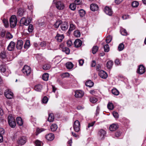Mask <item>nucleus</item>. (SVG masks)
Here are the masks:
<instances>
[{
  "instance_id": "nucleus-1",
  "label": "nucleus",
  "mask_w": 146,
  "mask_h": 146,
  "mask_svg": "<svg viewBox=\"0 0 146 146\" xmlns=\"http://www.w3.org/2000/svg\"><path fill=\"white\" fill-rule=\"evenodd\" d=\"M10 26L11 28L15 27L17 25V20L15 15H13L11 17L10 19Z\"/></svg>"
},
{
  "instance_id": "nucleus-2",
  "label": "nucleus",
  "mask_w": 146,
  "mask_h": 146,
  "mask_svg": "<svg viewBox=\"0 0 146 146\" xmlns=\"http://www.w3.org/2000/svg\"><path fill=\"white\" fill-rule=\"evenodd\" d=\"M27 141V137L25 136H22L18 138L17 143L19 145H22L25 144L26 143Z\"/></svg>"
},
{
  "instance_id": "nucleus-3",
  "label": "nucleus",
  "mask_w": 146,
  "mask_h": 146,
  "mask_svg": "<svg viewBox=\"0 0 146 146\" xmlns=\"http://www.w3.org/2000/svg\"><path fill=\"white\" fill-rule=\"evenodd\" d=\"M31 21V19L28 17H27V19L25 17H23L20 20V22L21 24L27 26L30 24Z\"/></svg>"
},
{
  "instance_id": "nucleus-4",
  "label": "nucleus",
  "mask_w": 146,
  "mask_h": 146,
  "mask_svg": "<svg viewBox=\"0 0 146 146\" xmlns=\"http://www.w3.org/2000/svg\"><path fill=\"white\" fill-rule=\"evenodd\" d=\"M22 71L24 74L28 76L30 74L31 70L30 67L27 65H25L22 69Z\"/></svg>"
},
{
  "instance_id": "nucleus-5",
  "label": "nucleus",
  "mask_w": 146,
  "mask_h": 146,
  "mask_svg": "<svg viewBox=\"0 0 146 146\" xmlns=\"http://www.w3.org/2000/svg\"><path fill=\"white\" fill-rule=\"evenodd\" d=\"M73 128L76 132H78L80 128V125L79 121L78 120H76L73 123Z\"/></svg>"
},
{
  "instance_id": "nucleus-6",
  "label": "nucleus",
  "mask_w": 146,
  "mask_h": 146,
  "mask_svg": "<svg viewBox=\"0 0 146 146\" xmlns=\"http://www.w3.org/2000/svg\"><path fill=\"white\" fill-rule=\"evenodd\" d=\"M4 94L7 98L11 99L13 97V93L10 90H6L4 92Z\"/></svg>"
},
{
  "instance_id": "nucleus-7",
  "label": "nucleus",
  "mask_w": 146,
  "mask_h": 146,
  "mask_svg": "<svg viewBox=\"0 0 146 146\" xmlns=\"http://www.w3.org/2000/svg\"><path fill=\"white\" fill-rule=\"evenodd\" d=\"M56 8L59 10L63 9L64 8V5L63 3L61 1L56 2Z\"/></svg>"
},
{
  "instance_id": "nucleus-8",
  "label": "nucleus",
  "mask_w": 146,
  "mask_h": 146,
  "mask_svg": "<svg viewBox=\"0 0 146 146\" xmlns=\"http://www.w3.org/2000/svg\"><path fill=\"white\" fill-rule=\"evenodd\" d=\"M106 134V132L105 130L102 129H101L99 131L98 134L99 138L101 139H104Z\"/></svg>"
},
{
  "instance_id": "nucleus-9",
  "label": "nucleus",
  "mask_w": 146,
  "mask_h": 146,
  "mask_svg": "<svg viewBox=\"0 0 146 146\" xmlns=\"http://www.w3.org/2000/svg\"><path fill=\"white\" fill-rule=\"evenodd\" d=\"M145 71V68L142 65H140L137 70V73L139 74H142L144 73Z\"/></svg>"
},
{
  "instance_id": "nucleus-10",
  "label": "nucleus",
  "mask_w": 146,
  "mask_h": 146,
  "mask_svg": "<svg viewBox=\"0 0 146 146\" xmlns=\"http://www.w3.org/2000/svg\"><path fill=\"white\" fill-rule=\"evenodd\" d=\"M75 94V96L76 98H82L84 95V92L80 90L76 91Z\"/></svg>"
},
{
  "instance_id": "nucleus-11",
  "label": "nucleus",
  "mask_w": 146,
  "mask_h": 146,
  "mask_svg": "<svg viewBox=\"0 0 146 146\" xmlns=\"http://www.w3.org/2000/svg\"><path fill=\"white\" fill-rule=\"evenodd\" d=\"M15 46V43L13 41H11L10 42L7 47V49L9 51H12L14 49Z\"/></svg>"
},
{
  "instance_id": "nucleus-12",
  "label": "nucleus",
  "mask_w": 146,
  "mask_h": 146,
  "mask_svg": "<svg viewBox=\"0 0 146 146\" xmlns=\"http://www.w3.org/2000/svg\"><path fill=\"white\" fill-rule=\"evenodd\" d=\"M104 11L109 16H111L113 14V12L111 8L109 7L106 6L104 9Z\"/></svg>"
},
{
  "instance_id": "nucleus-13",
  "label": "nucleus",
  "mask_w": 146,
  "mask_h": 146,
  "mask_svg": "<svg viewBox=\"0 0 146 146\" xmlns=\"http://www.w3.org/2000/svg\"><path fill=\"white\" fill-rule=\"evenodd\" d=\"M68 27V24L67 22H64L61 23L60 27L62 31H65L67 30Z\"/></svg>"
},
{
  "instance_id": "nucleus-14",
  "label": "nucleus",
  "mask_w": 146,
  "mask_h": 146,
  "mask_svg": "<svg viewBox=\"0 0 146 146\" xmlns=\"http://www.w3.org/2000/svg\"><path fill=\"white\" fill-rule=\"evenodd\" d=\"M99 76L102 78L106 79L107 76L108 75L107 73L103 70H101L99 72Z\"/></svg>"
},
{
  "instance_id": "nucleus-15",
  "label": "nucleus",
  "mask_w": 146,
  "mask_h": 146,
  "mask_svg": "<svg viewBox=\"0 0 146 146\" xmlns=\"http://www.w3.org/2000/svg\"><path fill=\"white\" fill-rule=\"evenodd\" d=\"M74 44L75 47H79L82 45V42L80 39H77L75 40L74 42Z\"/></svg>"
},
{
  "instance_id": "nucleus-16",
  "label": "nucleus",
  "mask_w": 146,
  "mask_h": 146,
  "mask_svg": "<svg viewBox=\"0 0 146 146\" xmlns=\"http://www.w3.org/2000/svg\"><path fill=\"white\" fill-rule=\"evenodd\" d=\"M23 41L21 40H18L16 45V48L18 49H21L23 47Z\"/></svg>"
},
{
  "instance_id": "nucleus-17",
  "label": "nucleus",
  "mask_w": 146,
  "mask_h": 146,
  "mask_svg": "<svg viewBox=\"0 0 146 146\" xmlns=\"http://www.w3.org/2000/svg\"><path fill=\"white\" fill-rule=\"evenodd\" d=\"M64 38V36L63 35H60L59 34H57L56 36L55 37V38L59 42H62Z\"/></svg>"
},
{
  "instance_id": "nucleus-18",
  "label": "nucleus",
  "mask_w": 146,
  "mask_h": 146,
  "mask_svg": "<svg viewBox=\"0 0 146 146\" xmlns=\"http://www.w3.org/2000/svg\"><path fill=\"white\" fill-rule=\"evenodd\" d=\"M54 138V135L53 133H49L45 136V138L48 141H52Z\"/></svg>"
},
{
  "instance_id": "nucleus-19",
  "label": "nucleus",
  "mask_w": 146,
  "mask_h": 146,
  "mask_svg": "<svg viewBox=\"0 0 146 146\" xmlns=\"http://www.w3.org/2000/svg\"><path fill=\"white\" fill-rule=\"evenodd\" d=\"M90 9L93 11H95L98 10V7L96 4H92L90 5Z\"/></svg>"
},
{
  "instance_id": "nucleus-20",
  "label": "nucleus",
  "mask_w": 146,
  "mask_h": 146,
  "mask_svg": "<svg viewBox=\"0 0 146 146\" xmlns=\"http://www.w3.org/2000/svg\"><path fill=\"white\" fill-rule=\"evenodd\" d=\"M25 11V10L24 9L22 8H20L18 10L17 14L19 16H22Z\"/></svg>"
},
{
  "instance_id": "nucleus-21",
  "label": "nucleus",
  "mask_w": 146,
  "mask_h": 146,
  "mask_svg": "<svg viewBox=\"0 0 146 146\" xmlns=\"http://www.w3.org/2000/svg\"><path fill=\"white\" fill-rule=\"evenodd\" d=\"M42 86L41 84H38L35 86L34 90L40 92L42 89Z\"/></svg>"
},
{
  "instance_id": "nucleus-22",
  "label": "nucleus",
  "mask_w": 146,
  "mask_h": 146,
  "mask_svg": "<svg viewBox=\"0 0 146 146\" xmlns=\"http://www.w3.org/2000/svg\"><path fill=\"white\" fill-rule=\"evenodd\" d=\"M95 122L94 121L88 123V127L86 128V129L87 130H89L91 131H92L93 128V126L94 125Z\"/></svg>"
},
{
  "instance_id": "nucleus-23",
  "label": "nucleus",
  "mask_w": 146,
  "mask_h": 146,
  "mask_svg": "<svg viewBox=\"0 0 146 146\" xmlns=\"http://www.w3.org/2000/svg\"><path fill=\"white\" fill-rule=\"evenodd\" d=\"M118 128L117 125L115 124H112L110 125L109 127V129L110 131H114L116 130Z\"/></svg>"
},
{
  "instance_id": "nucleus-24",
  "label": "nucleus",
  "mask_w": 146,
  "mask_h": 146,
  "mask_svg": "<svg viewBox=\"0 0 146 146\" xmlns=\"http://www.w3.org/2000/svg\"><path fill=\"white\" fill-rule=\"evenodd\" d=\"M54 116L53 113H49L48 114V121L52 122L54 119Z\"/></svg>"
},
{
  "instance_id": "nucleus-25",
  "label": "nucleus",
  "mask_w": 146,
  "mask_h": 146,
  "mask_svg": "<svg viewBox=\"0 0 146 146\" xmlns=\"http://www.w3.org/2000/svg\"><path fill=\"white\" fill-rule=\"evenodd\" d=\"M66 68L68 69H71L72 68L74 65L71 62H68L66 64Z\"/></svg>"
},
{
  "instance_id": "nucleus-26",
  "label": "nucleus",
  "mask_w": 146,
  "mask_h": 146,
  "mask_svg": "<svg viewBox=\"0 0 146 146\" xmlns=\"http://www.w3.org/2000/svg\"><path fill=\"white\" fill-rule=\"evenodd\" d=\"M17 123L19 126H21L23 124V121L21 118L20 117H17L16 118Z\"/></svg>"
},
{
  "instance_id": "nucleus-27",
  "label": "nucleus",
  "mask_w": 146,
  "mask_h": 146,
  "mask_svg": "<svg viewBox=\"0 0 146 146\" xmlns=\"http://www.w3.org/2000/svg\"><path fill=\"white\" fill-rule=\"evenodd\" d=\"M113 62L111 60L108 61L106 64V66L108 69H110L111 68L113 64Z\"/></svg>"
},
{
  "instance_id": "nucleus-28",
  "label": "nucleus",
  "mask_w": 146,
  "mask_h": 146,
  "mask_svg": "<svg viewBox=\"0 0 146 146\" xmlns=\"http://www.w3.org/2000/svg\"><path fill=\"white\" fill-rule=\"evenodd\" d=\"M57 125L56 124H52L50 126V129L52 131H56L57 129Z\"/></svg>"
},
{
  "instance_id": "nucleus-29",
  "label": "nucleus",
  "mask_w": 146,
  "mask_h": 146,
  "mask_svg": "<svg viewBox=\"0 0 146 146\" xmlns=\"http://www.w3.org/2000/svg\"><path fill=\"white\" fill-rule=\"evenodd\" d=\"M94 84V83L90 80L87 81L86 83V86L89 87L93 86Z\"/></svg>"
},
{
  "instance_id": "nucleus-30",
  "label": "nucleus",
  "mask_w": 146,
  "mask_h": 146,
  "mask_svg": "<svg viewBox=\"0 0 146 146\" xmlns=\"http://www.w3.org/2000/svg\"><path fill=\"white\" fill-rule=\"evenodd\" d=\"M8 123H11L13 121H15V118L12 116V115L11 114L9 115L8 117Z\"/></svg>"
},
{
  "instance_id": "nucleus-31",
  "label": "nucleus",
  "mask_w": 146,
  "mask_h": 146,
  "mask_svg": "<svg viewBox=\"0 0 146 146\" xmlns=\"http://www.w3.org/2000/svg\"><path fill=\"white\" fill-rule=\"evenodd\" d=\"M89 100L90 102L93 103H96L98 101V100L96 98L93 96L90 97Z\"/></svg>"
},
{
  "instance_id": "nucleus-32",
  "label": "nucleus",
  "mask_w": 146,
  "mask_h": 146,
  "mask_svg": "<svg viewBox=\"0 0 146 146\" xmlns=\"http://www.w3.org/2000/svg\"><path fill=\"white\" fill-rule=\"evenodd\" d=\"M48 74L47 73L44 74L42 76V79L44 81H47L48 78Z\"/></svg>"
},
{
  "instance_id": "nucleus-33",
  "label": "nucleus",
  "mask_w": 146,
  "mask_h": 146,
  "mask_svg": "<svg viewBox=\"0 0 146 146\" xmlns=\"http://www.w3.org/2000/svg\"><path fill=\"white\" fill-rule=\"evenodd\" d=\"M3 22L5 27L7 28L9 27V23L8 20L5 19H4L3 20Z\"/></svg>"
},
{
  "instance_id": "nucleus-34",
  "label": "nucleus",
  "mask_w": 146,
  "mask_h": 146,
  "mask_svg": "<svg viewBox=\"0 0 146 146\" xmlns=\"http://www.w3.org/2000/svg\"><path fill=\"white\" fill-rule=\"evenodd\" d=\"M51 67L50 65L49 64H44L43 67L44 70H46L50 69Z\"/></svg>"
},
{
  "instance_id": "nucleus-35",
  "label": "nucleus",
  "mask_w": 146,
  "mask_h": 146,
  "mask_svg": "<svg viewBox=\"0 0 146 146\" xmlns=\"http://www.w3.org/2000/svg\"><path fill=\"white\" fill-rule=\"evenodd\" d=\"M76 28L75 26L72 23H71L70 25V28L68 30V32H70L74 30Z\"/></svg>"
},
{
  "instance_id": "nucleus-36",
  "label": "nucleus",
  "mask_w": 146,
  "mask_h": 146,
  "mask_svg": "<svg viewBox=\"0 0 146 146\" xmlns=\"http://www.w3.org/2000/svg\"><path fill=\"white\" fill-rule=\"evenodd\" d=\"M79 13L80 16L81 17H83L85 16L86 13L85 11L84 10L81 9L79 10Z\"/></svg>"
},
{
  "instance_id": "nucleus-37",
  "label": "nucleus",
  "mask_w": 146,
  "mask_h": 146,
  "mask_svg": "<svg viewBox=\"0 0 146 146\" xmlns=\"http://www.w3.org/2000/svg\"><path fill=\"white\" fill-rule=\"evenodd\" d=\"M112 93L115 95H118L119 94V91L116 89H113L111 90Z\"/></svg>"
},
{
  "instance_id": "nucleus-38",
  "label": "nucleus",
  "mask_w": 146,
  "mask_h": 146,
  "mask_svg": "<svg viewBox=\"0 0 146 146\" xmlns=\"http://www.w3.org/2000/svg\"><path fill=\"white\" fill-rule=\"evenodd\" d=\"M34 29L33 25L32 24H30L28 27V30L29 33H32Z\"/></svg>"
},
{
  "instance_id": "nucleus-39",
  "label": "nucleus",
  "mask_w": 146,
  "mask_h": 146,
  "mask_svg": "<svg viewBox=\"0 0 146 146\" xmlns=\"http://www.w3.org/2000/svg\"><path fill=\"white\" fill-rule=\"evenodd\" d=\"M74 35L76 37H79L80 36V33L78 30H76L74 32Z\"/></svg>"
},
{
  "instance_id": "nucleus-40",
  "label": "nucleus",
  "mask_w": 146,
  "mask_h": 146,
  "mask_svg": "<svg viewBox=\"0 0 146 146\" xmlns=\"http://www.w3.org/2000/svg\"><path fill=\"white\" fill-rule=\"evenodd\" d=\"M6 57L5 52L3 51L0 52V58L2 59H4Z\"/></svg>"
},
{
  "instance_id": "nucleus-41",
  "label": "nucleus",
  "mask_w": 146,
  "mask_h": 146,
  "mask_svg": "<svg viewBox=\"0 0 146 146\" xmlns=\"http://www.w3.org/2000/svg\"><path fill=\"white\" fill-rule=\"evenodd\" d=\"M9 125L12 128H14L16 125V122L15 121H13L11 123H8Z\"/></svg>"
},
{
  "instance_id": "nucleus-42",
  "label": "nucleus",
  "mask_w": 146,
  "mask_h": 146,
  "mask_svg": "<svg viewBox=\"0 0 146 146\" xmlns=\"http://www.w3.org/2000/svg\"><path fill=\"white\" fill-rule=\"evenodd\" d=\"M112 38L111 36L109 35L107 36L106 39V42L107 43H110L112 40Z\"/></svg>"
},
{
  "instance_id": "nucleus-43",
  "label": "nucleus",
  "mask_w": 146,
  "mask_h": 146,
  "mask_svg": "<svg viewBox=\"0 0 146 146\" xmlns=\"http://www.w3.org/2000/svg\"><path fill=\"white\" fill-rule=\"evenodd\" d=\"M0 70L1 72L4 73L5 72L6 70L5 66L4 65L0 66Z\"/></svg>"
},
{
  "instance_id": "nucleus-44",
  "label": "nucleus",
  "mask_w": 146,
  "mask_h": 146,
  "mask_svg": "<svg viewBox=\"0 0 146 146\" xmlns=\"http://www.w3.org/2000/svg\"><path fill=\"white\" fill-rule=\"evenodd\" d=\"M124 48V44L121 43H120L118 46V49L119 51H121Z\"/></svg>"
},
{
  "instance_id": "nucleus-45",
  "label": "nucleus",
  "mask_w": 146,
  "mask_h": 146,
  "mask_svg": "<svg viewBox=\"0 0 146 146\" xmlns=\"http://www.w3.org/2000/svg\"><path fill=\"white\" fill-rule=\"evenodd\" d=\"M30 43L29 40H27L24 44V47L25 48H28L30 46Z\"/></svg>"
},
{
  "instance_id": "nucleus-46",
  "label": "nucleus",
  "mask_w": 146,
  "mask_h": 146,
  "mask_svg": "<svg viewBox=\"0 0 146 146\" xmlns=\"http://www.w3.org/2000/svg\"><path fill=\"white\" fill-rule=\"evenodd\" d=\"M69 7L70 9L72 10H74L76 8V5L74 3H71L70 4L69 6Z\"/></svg>"
},
{
  "instance_id": "nucleus-47",
  "label": "nucleus",
  "mask_w": 146,
  "mask_h": 146,
  "mask_svg": "<svg viewBox=\"0 0 146 146\" xmlns=\"http://www.w3.org/2000/svg\"><path fill=\"white\" fill-rule=\"evenodd\" d=\"M61 23L60 21H56L54 25V27L56 28H58L60 25H61Z\"/></svg>"
},
{
  "instance_id": "nucleus-48",
  "label": "nucleus",
  "mask_w": 146,
  "mask_h": 146,
  "mask_svg": "<svg viewBox=\"0 0 146 146\" xmlns=\"http://www.w3.org/2000/svg\"><path fill=\"white\" fill-rule=\"evenodd\" d=\"M108 108L110 110H112L113 108V105L111 103H109L107 105Z\"/></svg>"
},
{
  "instance_id": "nucleus-49",
  "label": "nucleus",
  "mask_w": 146,
  "mask_h": 146,
  "mask_svg": "<svg viewBox=\"0 0 146 146\" xmlns=\"http://www.w3.org/2000/svg\"><path fill=\"white\" fill-rule=\"evenodd\" d=\"M98 49V47L97 46H94L92 48V53L93 54H95Z\"/></svg>"
},
{
  "instance_id": "nucleus-50",
  "label": "nucleus",
  "mask_w": 146,
  "mask_h": 146,
  "mask_svg": "<svg viewBox=\"0 0 146 146\" xmlns=\"http://www.w3.org/2000/svg\"><path fill=\"white\" fill-rule=\"evenodd\" d=\"M48 100V98L46 96H44L42 100V102L44 104H46Z\"/></svg>"
},
{
  "instance_id": "nucleus-51",
  "label": "nucleus",
  "mask_w": 146,
  "mask_h": 146,
  "mask_svg": "<svg viewBox=\"0 0 146 146\" xmlns=\"http://www.w3.org/2000/svg\"><path fill=\"white\" fill-rule=\"evenodd\" d=\"M104 51L105 52H108L109 51V45L107 44L105 45L104 46Z\"/></svg>"
},
{
  "instance_id": "nucleus-52",
  "label": "nucleus",
  "mask_w": 146,
  "mask_h": 146,
  "mask_svg": "<svg viewBox=\"0 0 146 146\" xmlns=\"http://www.w3.org/2000/svg\"><path fill=\"white\" fill-rule=\"evenodd\" d=\"M139 5V3L136 1L133 2L132 3V5L133 7H136L138 6Z\"/></svg>"
},
{
  "instance_id": "nucleus-53",
  "label": "nucleus",
  "mask_w": 146,
  "mask_h": 146,
  "mask_svg": "<svg viewBox=\"0 0 146 146\" xmlns=\"http://www.w3.org/2000/svg\"><path fill=\"white\" fill-rule=\"evenodd\" d=\"M13 36L9 32L6 33V38H7L10 39L13 38Z\"/></svg>"
},
{
  "instance_id": "nucleus-54",
  "label": "nucleus",
  "mask_w": 146,
  "mask_h": 146,
  "mask_svg": "<svg viewBox=\"0 0 146 146\" xmlns=\"http://www.w3.org/2000/svg\"><path fill=\"white\" fill-rule=\"evenodd\" d=\"M41 141L38 140H36L35 142L36 146H41Z\"/></svg>"
},
{
  "instance_id": "nucleus-55",
  "label": "nucleus",
  "mask_w": 146,
  "mask_h": 146,
  "mask_svg": "<svg viewBox=\"0 0 146 146\" xmlns=\"http://www.w3.org/2000/svg\"><path fill=\"white\" fill-rule=\"evenodd\" d=\"M113 116L116 118H118L119 117V115L117 112L114 111L113 113Z\"/></svg>"
},
{
  "instance_id": "nucleus-56",
  "label": "nucleus",
  "mask_w": 146,
  "mask_h": 146,
  "mask_svg": "<svg viewBox=\"0 0 146 146\" xmlns=\"http://www.w3.org/2000/svg\"><path fill=\"white\" fill-rule=\"evenodd\" d=\"M121 33L122 35L124 36L127 35V31L125 29H123V30L121 31Z\"/></svg>"
},
{
  "instance_id": "nucleus-57",
  "label": "nucleus",
  "mask_w": 146,
  "mask_h": 146,
  "mask_svg": "<svg viewBox=\"0 0 146 146\" xmlns=\"http://www.w3.org/2000/svg\"><path fill=\"white\" fill-rule=\"evenodd\" d=\"M121 134V132L119 131H117L115 133V136L117 137H119Z\"/></svg>"
},
{
  "instance_id": "nucleus-58",
  "label": "nucleus",
  "mask_w": 146,
  "mask_h": 146,
  "mask_svg": "<svg viewBox=\"0 0 146 146\" xmlns=\"http://www.w3.org/2000/svg\"><path fill=\"white\" fill-rule=\"evenodd\" d=\"M5 133V131L4 129L2 127H0V134L3 135Z\"/></svg>"
},
{
  "instance_id": "nucleus-59",
  "label": "nucleus",
  "mask_w": 146,
  "mask_h": 146,
  "mask_svg": "<svg viewBox=\"0 0 146 146\" xmlns=\"http://www.w3.org/2000/svg\"><path fill=\"white\" fill-rule=\"evenodd\" d=\"M115 63L117 65H119L120 63V60L119 59H116L115 60Z\"/></svg>"
},
{
  "instance_id": "nucleus-60",
  "label": "nucleus",
  "mask_w": 146,
  "mask_h": 146,
  "mask_svg": "<svg viewBox=\"0 0 146 146\" xmlns=\"http://www.w3.org/2000/svg\"><path fill=\"white\" fill-rule=\"evenodd\" d=\"M64 50L67 54H68L70 53V50L68 48H66L64 49Z\"/></svg>"
},
{
  "instance_id": "nucleus-61",
  "label": "nucleus",
  "mask_w": 146,
  "mask_h": 146,
  "mask_svg": "<svg viewBox=\"0 0 146 146\" xmlns=\"http://www.w3.org/2000/svg\"><path fill=\"white\" fill-rule=\"evenodd\" d=\"M6 31L5 30H3L2 31H1V37H4L5 35V34L6 33Z\"/></svg>"
},
{
  "instance_id": "nucleus-62",
  "label": "nucleus",
  "mask_w": 146,
  "mask_h": 146,
  "mask_svg": "<svg viewBox=\"0 0 146 146\" xmlns=\"http://www.w3.org/2000/svg\"><path fill=\"white\" fill-rule=\"evenodd\" d=\"M66 43L68 46L70 47L72 45V43L71 40H69Z\"/></svg>"
},
{
  "instance_id": "nucleus-63",
  "label": "nucleus",
  "mask_w": 146,
  "mask_h": 146,
  "mask_svg": "<svg viewBox=\"0 0 146 146\" xmlns=\"http://www.w3.org/2000/svg\"><path fill=\"white\" fill-rule=\"evenodd\" d=\"M40 45L41 47H44L46 46V43L45 42H40Z\"/></svg>"
},
{
  "instance_id": "nucleus-64",
  "label": "nucleus",
  "mask_w": 146,
  "mask_h": 146,
  "mask_svg": "<svg viewBox=\"0 0 146 146\" xmlns=\"http://www.w3.org/2000/svg\"><path fill=\"white\" fill-rule=\"evenodd\" d=\"M129 18V15H123L122 17V18L123 19H126Z\"/></svg>"
}]
</instances>
